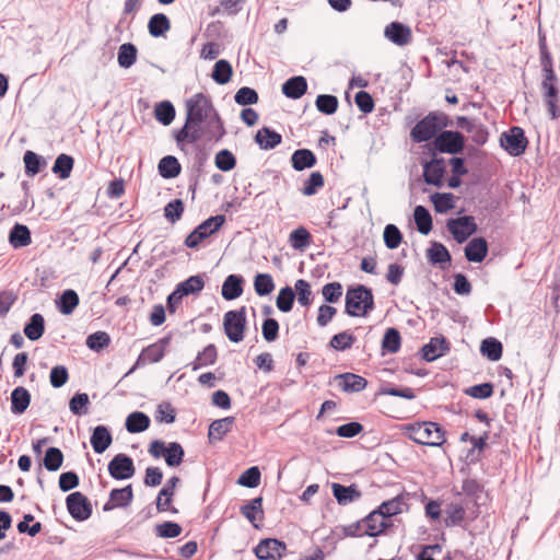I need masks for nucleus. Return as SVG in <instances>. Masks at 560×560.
Returning <instances> with one entry per match:
<instances>
[{
  "label": "nucleus",
  "instance_id": "1",
  "mask_svg": "<svg viewBox=\"0 0 560 560\" xmlns=\"http://www.w3.org/2000/svg\"><path fill=\"white\" fill-rule=\"evenodd\" d=\"M401 432L419 445L441 446L446 442L443 428L432 421L404 424Z\"/></svg>",
  "mask_w": 560,
  "mask_h": 560
},
{
  "label": "nucleus",
  "instance_id": "2",
  "mask_svg": "<svg viewBox=\"0 0 560 560\" xmlns=\"http://www.w3.org/2000/svg\"><path fill=\"white\" fill-rule=\"evenodd\" d=\"M375 307L372 290L363 284L349 288L346 293L345 313L351 317H364Z\"/></svg>",
  "mask_w": 560,
  "mask_h": 560
},
{
  "label": "nucleus",
  "instance_id": "3",
  "mask_svg": "<svg viewBox=\"0 0 560 560\" xmlns=\"http://www.w3.org/2000/svg\"><path fill=\"white\" fill-rule=\"evenodd\" d=\"M186 119L194 127L200 128L203 120L210 118L218 110L214 108L212 101L203 93H196L186 101Z\"/></svg>",
  "mask_w": 560,
  "mask_h": 560
},
{
  "label": "nucleus",
  "instance_id": "4",
  "mask_svg": "<svg viewBox=\"0 0 560 560\" xmlns=\"http://www.w3.org/2000/svg\"><path fill=\"white\" fill-rule=\"evenodd\" d=\"M225 223L223 214H217L208 218L197 225L185 238L184 244L188 248H197L202 241L218 232Z\"/></svg>",
  "mask_w": 560,
  "mask_h": 560
},
{
  "label": "nucleus",
  "instance_id": "5",
  "mask_svg": "<svg viewBox=\"0 0 560 560\" xmlns=\"http://www.w3.org/2000/svg\"><path fill=\"white\" fill-rule=\"evenodd\" d=\"M246 328V307L229 311L223 316V329L231 342L238 343L244 339Z\"/></svg>",
  "mask_w": 560,
  "mask_h": 560
},
{
  "label": "nucleus",
  "instance_id": "6",
  "mask_svg": "<svg viewBox=\"0 0 560 560\" xmlns=\"http://www.w3.org/2000/svg\"><path fill=\"white\" fill-rule=\"evenodd\" d=\"M171 339L172 336L167 335L160 338L158 341L149 345L148 347L143 348L138 359L136 360L135 364L129 369V371L124 375V377L129 376L138 368L144 366L148 363L152 364L160 362L165 354V350L170 345Z\"/></svg>",
  "mask_w": 560,
  "mask_h": 560
},
{
  "label": "nucleus",
  "instance_id": "7",
  "mask_svg": "<svg viewBox=\"0 0 560 560\" xmlns=\"http://www.w3.org/2000/svg\"><path fill=\"white\" fill-rule=\"evenodd\" d=\"M528 144L525 132L521 127L514 126L509 131H504L500 137V145L511 155H522Z\"/></svg>",
  "mask_w": 560,
  "mask_h": 560
},
{
  "label": "nucleus",
  "instance_id": "8",
  "mask_svg": "<svg viewBox=\"0 0 560 560\" xmlns=\"http://www.w3.org/2000/svg\"><path fill=\"white\" fill-rule=\"evenodd\" d=\"M433 145L441 153L457 154L465 148V137L459 131L443 130L434 138Z\"/></svg>",
  "mask_w": 560,
  "mask_h": 560
},
{
  "label": "nucleus",
  "instance_id": "9",
  "mask_svg": "<svg viewBox=\"0 0 560 560\" xmlns=\"http://www.w3.org/2000/svg\"><path fill=\"white\" fill-rule=\"evenodd\" d=\"M448 232L453 235L454 240L462 244L466 242L472 234L477 232V223L471 215L458 217L448 219L446 222Z\"/></svg>",
  "mask_w": 560,
  "mask_h": 560
},
{
  "label": "nucleus",
  "instance_id": "10",
  "mask_svg": "<svg viewBox=\"0 0 560 560\" xmlns=\"http://www.w3.org/2000/svg\"><path fill=\"white\" fill-rule=\"evenodd\" d=\"M259 560H281L288 552L285 542L277 538H265L254 548Z\"/></svg>",
  "mask_w": 560,
  "mask_h": 560
},
{
  "label": "nucleus",
  "instance_id": "11",
  "mask_svg": "<svg viewBox=\"0 0 560 560\" xmlns=\"http://www.w3.org/2000/svg\"><path fill=\"white\" fill-rule=\"evenodd\" d=\"M557 82V77L542 78L541 82L544 101L551 119H558L560 117V97Z\"/></svg>",
  "mask_w": 560,
  "mask_h": 560
},
{
  "label": "nucleus",
  "instance_id": "12",
  "mask_svg": "<svg viewBox=\"0 0 560 560\" xmlns=\"http://www.w3.org/2000/svg\"><path fill=\"white\" fill-rule=\"evenodd\" d=\"M66 505L69 514L79 522L86 521L92 515V504L88 498L77 491L66 498Z\"/></svg>",
  "mask_w": 560,
  "mask_h": 560
},
{
  "label": "nucleus",
  "instance_id": "13",
  "mask_svg": "<svg viewBox=\"0 0 560 560\" xmlns=\"http://www.w3.org/2000/svg\"><path fill=\"white\" fill-rule=\"evenodd\" d=\"M108 472L116 480H126L131 478L135 472V464L130 456L119 453L108 463Z\"/></svg>",
  "mask_w": 560,
  "mask_h": 560
},
{
  "label": "nucleus",
  "instance_id": "14",
  "mask_svg": "<svg viewBox=\"0 0 560 560\" xmlns=\"http://www.w3.org/2000/svg\"><path fill=\"white\" fill-rule=\"evenodd\" d=\"M435 113H429L425 117L419 120L411 129L410 136L415 142H425L435 136L438 132Z\"/></svg>",
  "mask_w": 560,
  "mask_h": 560
},
{
  "label": "nucleus",
  "instance_id": "15",
  "mask_svg": "<svg viewBox=\"0 0 560 560\" xmlns=\"http://www.w3.org/2000/svg\"><path fill=\"white\" fill-rule=\"evenodd\" d=\"M132 500L133 491L131 485H127L120 489H113L109 492L107 502L103 505V511L109 512L117 508H127L131 504Z\"/></svg>",
  "mask_w": 560,
  "mask_h": 560
},
{
  "label": "nucleus",
  "instance_id": "16",
  "mask_svg": "<svg viewBox=\"0 0 560 560\" xmlns=\"http://www.w3.org/2000/svg\"><path fill=\"white\" fill-rule=\"evenodd\" d=\"M384 36L397 46H405L411 42V30L401 22L389 23L384 31Z\"/></svg>",
  "mask_w": 560,
  "mask_h": 560
},
{
  "label": "nucleus",
  "instance_id": "17",
  "mask_svg": "<svg viewBox=\"0 0 560 560\" xmlns=\"http://www.w3.org/2000/svg\"><path fill=\"white\" fill-rule=\"evenodd\" d=\"M365 528L363 533L366 536L375 537L385 532V529L392 526V521L384 517L380 511L373 510L364 517Z\"/></svg>",
  "mask_w": 560,
  "mask_h": 560
},
{
  "label": "nucleus",
  "instance_id": "18",
  "mask_svg": "<svg viewBox=\"0 0 560 560\" xmlns=\"http://www.w3.org/2000/svg\"><path fill=\"white\" fill-rule=\"evenodd\" d=\"M448 351L450 342L443 336L432 337L421 349L422 359L427 362H433Z\"/></svg>",
  "mask_w": 560,
  "mask_h": 560
},
{
  "label": "nucleus",
  "instance_id": "19",
  "mask_svg": "<svg viewBox=\"0 0 560 560\" xmlns=\"http://www.w3.org/2000/svg\"><path fill=\"white\" fill-rule=\"evenodd\" d=\"M445 173L444 159H432L423 165L424 182L429 185L441 187L443 184V176Z\"/></svg>",
  "mask_w": 560,
  "mask_h": 560
},
{
  "label": "nucleus",
  "instance_id": "20",
  "mask_svg": "<svg viewBox=\"0 0 560 560\" xmlns=\"http://www.w3.org/2000/svg\"><path fill=\"white\" fill-rule=\"evenodd\" d=\"M202 124L203 128H200L201 137L205 136L209 141L218 142L226 135L224 122L218 112L203 120Z\"/></svg>",
  "mask_w": 560,
  "mask_h": 560
},
{
  "label": "nucleus",
  "instance_id": "21",
  "mask_svg": "<svg viewBox=\"0 0 560 560\" xmlns=\"http://www.w3.org/2000/svg\"><path fill=\"white\" fill-rule=\"evenodd\" d=\"M331 490L335 499L340 505H348L357 500H359L362 495L361 491L358 489L355 483L350 486H343L337 482L331 485Z\"/></svg>",
  "mask_w": 560,
  "mask_h": 560
},
{
  "label": "nucleus",
  "instance_id": "22",
  "mask_svg": "<svg viewBox=\"0 0 560 560\" xmlns=\"http://www.w3.org/2000/svg\"><path fill=\"white\" fill-rule=\"evenodd\" d=\"M465 257L470 262H481L488 254V243L485 237H475L465 246Z\"/></svg>",
  "mask_w": 560,
  "mask_h": 560
},
{
  "label": "nucleus",
  "instance_id": "23",
  "mask_svg": "<svg viewBox=\"0 0 560 560\" xmlns=\"http://www.w3.org/2000/svg\"><path fill=\"white\" fill-rule=\"evenodd\" d=\"M339 380V387L346 393H359L365 389L368 381L354 373H343L336 376Z\"/></svg>",
  "mask_w": 560,
  "mask_h": 560
},
{
  "label": "nucleus",
  "instance_id": "24",
  "mask_svg": "<svg viewBox=\"0 0 560 560\" xmlns=\"http://www.w3.org/2000/svg\"><path fill=\"white\" fill-rule=\"evenodd\" d=\"M90 442L96 454L104 453L113 442L109 429L105 425L95 427L90 438Z\"/></svg>",
  "mask_w": 560,
  "mask_h": 560
},
{
  "label": "nucleus",
  "instance_id": "25",
  "mask_svg": "<svg viewBox=\"0 0 560 560\" xmlns=\"http://www.w3.org/2000/svg\"><path fill=\"white\" fill-rule=\"evenodd\" d=\"M244 279L240 275H230L222 284L221 294L224 300L233 301L243 294Z\"/></svg>",
  "mask_w": 560,
  "mask_h": 560
},
{
  "label": "nucleus",
  "instance_id": "26",
  "mask_svg": "<svg viewBox=\"0 0 560 560\" xmlns=\"http://www.w3.org/2000/svg\"><path fill=\"white\" fill-rule=\"evenodd\" d=\"M307 90V81L302 75H296L288 79L282 84V93L291 100H298L302 97Z\"/></svg>",
  "mask_w": 560,
  "mask_h": 560
},
{
  "label": "nucleus",
  "instance_id": "27",
  "mask_svg": "<svg viewBox=\"0 0 560 560\" xmlns=\"http://www.w3.org/2000/svg\"><path fill=\"white\" fill-rule=\"evenodd\" d=\"M427 258L432 265H440L441 269H445L444 265H450L452 261L448 249L439 242L431 243L427 249Z\"/></svg>",
  "mask_w": 560,
  "mask_h": 560
},
{
  "label": "nucleus",
  "instance_id": "28",
  "mask_svg": "<svg viewBox=\"0 0 560 560\" xmlns=\"http://www.w3.org/2000/svg\"><path fill=\"white\" fill-rule=\"evenodd\" d=\"M376 511L384 514V517L390 520L392 516L402 513L408 510L407 500L404 494L396 495L395 498L384 501Z\"/></svg>",
  "mask_w": 560,
  "mask_h": 560
},
{
  "label": "nucleus",
  "instance_id": "29",
  "mask_svg": "<svg viewBox=\"0 0 560 560\" xmlns=\"http://www.w3.org/2000/svg\"><path fill=\"white\" fill-rule=\"evenodd\" d=\"M255 141L260 149L271 150L281 143L282 136L269 127H262L257 131Z\"/></svg>",
  "mask_w": 560,
  "mask_h": 560
},
{
  "label": "nucleus",
  "instance_id": "30",
  "mask_svg": "<svg viewBox=\"0 0 560 560\" xmlns=\"http://www.w3.org/2000/svg\"><path fill=\"white\" fill-rule=\"evenodd\" d=\"M31 404V394L23 387H15L11 393V412L22 415Z\"/></svg>",
  "mask_w": 560,
  "mask_h": 560
},
{
  "label": "nucleus",
  "instance_id": "31",
  "mask_svg": "<svg viewBox=\"0 0 560 560\" xmlns=\"http://www.w3.org/2000/svg\"><path fill=\"white\" fill-rule=\"evenodd\" d=\"M316 162V155L308 149H298L291 155L292 167L299 172L312 168Z\"/></svg>",
  "mask_w": 560,
  "mask_h": 560
},
{
  "label": "nucleus",
  "instance_id": "32",
  "mask_svg": "<svg viewBox=\"0 0 560 560\" xmlns=\"http://www.w3.org/2000/svg\"><path fill=\"white\" fill-rule=\"evenodd\" d=\"M240 512L249 523L257 527L255 522L264 518L262 498L252 499L248 503L241 506Z\"/></svg>",
  "mask_w": 560,
  "mask_h": 560
},
{
  "label": "nucleus",
  "instance_id": "33",
  "mask_svg": "<svg viewBox=\"0 0 560 560\" xmlns=\"http://www.w3.org/2000/svg\"><path fill=\"white\" fill-rule=\"evenodd\" d=\"M234 417H225L211 422L209 425L208 438L210 441H220L226 435L234 424Z\"/></svg>",
  "mask_w": 560,
  "mask_h": 560
},
{
  "label": "nucleus",
  "instance_id": "34",
  "mask_svg": "<svg viewBox=\"0 0 560 560\" xmlns=\"http://www.w3.org/2000/svg\"><path fill=\"white\" fill-rule=\"evenodd\" d=\"M24 334L31 341L42 338L45 332V319L42 314H33L24 326Z\"/></svg>",
  "mask_w": 560,
  "mask_h": 560
},
{
  "label": "nucleus",
  "instance_id": "35",
  "mask_svg": "<svg viewBox=\"0 0 560 560\" xmlns=\"http://www.w3.org/2000/svg\"><path fill=\"white\" fill-rule=\"evenodd\" d=\"M218 358V350L213 343L206 346L200 352H198L195 360L189 364L192 371H197L203 366L212 365L215 363Z\"/></svg>",
  "mask_w": 560,
  "mask_h": 560
},
{
  "label": "nucleus",
  "instance_id": "36",
  "mask_svg": "<svg viewBox=\"0 0 560 560\" xmlns=\"http://www.w3.org/2000/svg\"><path fill=\"white\" fill-rule=\"evenodd\" d=\"M10 244L14 248L25 247L31 244V231L26 225L16 223L9 234Z\"/></svg>",
  "mask_w": 560,
  "mask_h": 560
},
{
  "label": "nucleus",
  "instance_id": "37",
  "mask_svg": "<svg viewBox=\"0 0 560 560\" xmlns=\"http://www.w3.org/2000/svg\"><path fill=\"white\" fill-rule=\"evenodd\" d=\"M159 174L166 179L175 178L180 174L182 167L178 160L173 155L162 158L158 165Z\"/></svg>",
  "mask_w": 560,
  "mask_h": 560
},
{
  "label": "nucleus",
  "instance_id": "38",
  "mask_svg": "<svg viewBox=\"0 0 560 560\" xmlns=\"http://www.w3.org/2000/svg\"><path fill=\"white\" fill-rule=\"evenodd\" d=\"M150 425V418L141 412L133 411L131 412L125 422V427L129 433H140L145 431Z\"/></svg>",
  "mask_w": 560,
  "mask_h": 560
},
{
  "label": "nucleus",
  "instance_id": "39",
  "mask_svg": "<svg viewBox=\"0 0 560 560\" xmlns=\"http://www.w3.org/2000/svg\"><path fill=\"white\" fill-rule=\"evenodd\" d=\"M171 28L170 19L164 13L153 14L148 22L149 34L161 37Z\"/></svg>",
  "mask_w": 560,
  "mask_h": 560
},
{
  "label": "nucleus",
  "instance_id": "40",
  "mask_svg": "<svg viewBox=\"0 0 560 560\" xmlns=\"http://www.w3.org/2000/svg\"><path fill=\"white\" fill-rule=\"evenodd\" d=\"M466 515V510L462 503L451 502L445 509L444 523L446 527L458 526L462 524Z\"/></svg>",
  "mask_w": 560,
  "mask_h": 560
},
{
  "label": "nucleus",
  "instance_id": "41",
  "mask_svg": "<svg viewBox=\"0 0 560 560\" xmlns=\"http://www.w3.org/2000/svg\"><path fill=\"white\" fill-rule=\"evenodd\" d=\"M80 299L78 293L72 289H67L62 292L57 302V308L63 315H70L79 305Z\"/></svg>",
  "mask_w": 560,
  "mask_h": 560
},
{
  "label": "nucleus",
  "instance_id": "42",
  "mask_svg": "<svg viewBox=\"0 0 560 560\" xmlns=\"http://www.w3.org/2000/svg\"><path fill=\"white\" fill-rule=\"evenodd\" d=\"M73 164H74V160L71 155L61 153L56 158L51 171L60 179H67L71 175Z\"/></svg>",
  "mask_w": 560,
  "mask_h": 560
},
{
  "label": "nucleus",
  "instance_id": "43",
  "mask_svg": "<svg viewBox=\"0 0 560 560\" xmlns=\"http://www.w3.org/2000/svg\"><path fill=\"white\" fill-rule=\"evenodd\" d=\"M290 246L296 250H303L312 243V235L304 226H299L289 235Z\"/></svg>",
  "mask_w": 560,
  "mask_h": 560
},
{
  "label": "nucleus",
  "instance_id": "44",
  "mask_svg": "<svg viewBox=\"0 0 560 560\" xmlns=\"http://www.w3.org/2000/svg\"><path fill=\"white\" fill-rule=\"evenodd\" d=\"M502 343L493 337H488L481 342L480 352L490 361L500 360L502 357Z\"/></svg>",
  "mask_w": 560,
  "mask_h": 560
},
{
  "label": "nucleus",
  "instance_id": "45",
  "mask_svg": "<svg viewBox=\"0 0 560 560\" xmlns=\"http://www.w3.org/2000/svg\"><path fill=\"white\" fill-rule=\"evenodd\" d=\"M413 219L419 233L428 235L431 232L432 217L425 207L417 206L413 210Z\"/></svg>",
  "mask_w": 560,
  "mask_h": 560
},
{
  "label": "nucleus",
  "instance_id": "46",
  "mask_svg": "<svg viewBox=\"0 0 560 560\" xmlns=\"http://www.w3.org/2000/svg\"><path fill=\"white\" fill-rule=\"evenodd\" d=\"M201 138L200 128L194 127L191 122L185 120L184 126L175 133V140L177 145L182 147V144L187 141L190 143L197 142Z\"/></svg>",
  "mask_w": 560,
  "mask_h": 560
},
{
  "label": "nucleus",
  "instance_id": "47",
  "mask_svg": "<svg viewBox=\"0 0 560 560\" xmlns=\"http://www.w3.org/2000/svg\"><path fill=\"white\" fill-rule=\"evenodd\" d=\"M233 74L231 63L225 59H220L215 62L211 78L218 84H226Z\"/></svg>",
  "mask_w": 560,
  "mask_h": 560
},
{
  "label": "nucleus",
  "instance_id": "48",
  "mask_svg": "<svg viewBox=\"0 0 560 560\" xmlns=\"http://www.w3.org/2000/svg\"><path fill=\"white\" fill-rule=\"evenodd\" d=\"M155 119L164 126H168L175 118V107L170 101H163L155 105Z\"/></svg>",
  "mask_w": 560,
  "mask_h": 560
},
{
  "label": "nucleus",
  "instance_id": "49",
  "mask_svg": "<svg viewBox=\"0 0 560 560\" xmlns=\"http://www.w3.org/2000/svg\"><path fill=\"white\" fill-rule=\"evenodd\" d=\"M63 463V454L60 448L50 446L46 450L43 465L48 471H57Z\"/></svg>",
  "mask_w": 560,
  "mask_h": 560
},
{
  "label": "nucleus",
  "instance_id": "50",
  "mask_svg": "<svg viewBox=\"0 0 560 560\" xmlns=\"http://www.w3.org/2000/svg\"><path fill=\"white\" fill-rule=\"evenodd\" d=\"M182 294L185 296L189 294H197L205 288V279L202 275L190 276L186 280L177 284Z\"/></svg>",
  "mask_w": 560,
  "mask_h": 560
},
{
  "label": "nucleus",
  "instance_id": "51",
  "mask_svg": "<svg viewBox=\"0 0 560 560\" xmlns=\"http://www.w3.org/2000/svg\"><path fill=\"white\" fill-rule=\"evenodd\" d=\"M167 451H165L164 458L165 463L170 467H177L183 463L185 451L180 443L170 442L167 444Z\"/></svg>",
  "mask_w": 560,
  "mask_h": 560
},
{
  "label": "nucleus",
  "instance_id": "52",
  "mask_svg": "<svg viewBox=\"0 0 560 560\" xmlns=\"http://www.w3.org/2000/svg\"><path fill=\"white\" fill-rule=\"evenodd\" d=\"M137 52L133 44H122L118 49V65L124 69L130 68L137 60Z\"/></svg>",
  "mask_w": 560,
  "mask_h": 560
},
{
  "label": "nucleus",
  "instance_id": "53",
  "mask_svg": "<svg viewBox=\"0 0 560 560\" xmlns=\"http://www.w3.org/2000/svg\"><path fill=\"white\" fill-rule=\"evenodd\" d=\"M23 161L25 164V174L31 177L38 174L42 167L46 165L45 160L33 151H26Z\"/></svg>",
  "mask_w": 560,
  "mask_h": 560
},
{
  "label": "nucleus",
  "instance_id": "54",
  "mask_svg": "<svg viewBox=\"0 0 560 560\" xmlns=\"http://www.w3.org/2000/svg\"><path fill=\"white\" fill-rule=\"evenodd\" d=\"M540 65L542 68V78L557 77L553 71V63L551 54L548 50L545 38L539 39Z\"/></svg>",
  "mask_w": 560,
  "mask_h": 560
},
{
  "label": "nucleus",
  "instance_id": "55",
  "mask_svg": "<svg viewBox=\"0 0 560 560\" xmlns=\"http://www.w3.org/2000/svg\"><path fill=\"white\" fill-rule=\"evenodd\" d=\"M254 289L259 296L270 294L275 290L272 276L269 273H257L254 278Z\"/></svg>",
  "mask_w": 560,
  "mask_h": 560
},
{
  "label": "nucleus",
  "instance_id": "56",
  "mask_svg": "<svg viewBox=\"0 0 560 560\" xmlns=\"http://www.w3.org/2000/svg\"><path fill=\"white\" fill-rule=\"evenodd\" d=\"M401 346V337L396 328H388L382 340V349L389 353H397Z\"/></svg>",
  "mask_w": 560,
  "mask_h": 560
},
{
  "label": "nucleus",
  "instance_id": "57",
  "mask_svg": "<svg viewBox=\"0 0 560 560\" xmlns=\"http://www.w3.org/2000/svg\"><path fill=\"white\" fill-rule=\"evenodd\" d=\"M315 105L318 112L325 115H332L338 109V98L330 94H319L316 97Z\"/></svg>",
  "mask_w": 560,
  "mask_h": 560
},
{
  "label": "nucleus",
  "instance_id": "58",
  "mask_svg": "<svg viewBox=\"0 0 560 560\" xmlns=\"http://www.w3.org/2000/svg\"><path fill=\"white\" fill-rule=\"evenodd\" d=\"M431 200L438 213H445L454 208V196L451 192H435Z\"/></svg>",
  "mask_w": 560,
  "mask_h": 560
},
{
  "label": "nucleus",
  "instance_id": "59",
  "mask_svg": "<svg viewBox=\"0 0 560 560\" xmlns=\"http://www.w3.org/2000/svg\"><path fill=\"white\" fill-rule=\"evenodd\" d=\"M294 299H295L294 290L291 287L287 285V287L280 289L277 300H276V305L279 311H281L283 313H288L293 307Z\"/></svg>",
  "mask_w": 560,
  "mask_h": 560
},
{
  "label": "nucleus",
  "instance_id": "60",
  "mask_svg": "<svg viewBox=\"0 0 560 560\" xmlns=\"http://www.w3.org/2000/svg\"><path fill=\"white\" fill-rule=\"evenodd\" d=\"M355 337L349 331L345 330L334 335L329 341V347L337 351H345L350 349L355 342Z\"/></svg>",
  "mask_w": 560,
  "mask_h": 560
},
{
  "label": "nucleus",
  "instance_id": "61",
  "mask_svg": "<svg viewBox=\"0 0 560 560\" xmlns=\"http://www.w3.org/2000/svg\"><path fill=\"white\" fill-rule=\"evenodd\" d=\"M214 163L220 171L230 172L235 167L236 159L230 150L222 149L215 154Z\"/></svg>",
  "mask_w": 560,
  "mask_h": 560
},
{
  "label": "nucleus",
  "instance_id": "62",
  "mask_svg": "<svg viewBox=\"0 0 560 560\" xmlns=\"http://www.w3.org/2000/svg\"><path fill=\"white\" fill-rule=\"evenodd\" d=\"M85 343L89 349L98 352L109 346L110 337L106 331H95L88 336Z\"/></svg>",
  "mask_w": 560,
  "mask_h": 560
},
{
  "label": "nucleus",
  "instance_id": "63",
  "mask_svg": "<svg viewBox=\"0 0 560 560\" xmlns=\"http://www.w3.org/2000/svg\"><path fill=\"white\" fill-rule=\"evenodd\" d=\"M185 206L182 199H174L164 207V217L172 224L179 221L183 217Z\"/></svg>",
  "mask_w": 560,
  "mask_h": 560
},
{
  "label": "nucleus",
  "instance_id": "64",
  "mask_svg": "<svg viewBox=\"0 0 560 560\" xmlns=\"http://www.w3.org/2000/svg\"><path fill=\"white\" fill-rule=\"evenodd\" d=\"M325 184L324 176L320 172L311 173L310 177L304 182V186L301 189V192L304 196H313L318 189H320Z\"/></svg>",
  "mask_w": 560,
  "mask_h": 560
}]
</instances>
